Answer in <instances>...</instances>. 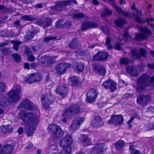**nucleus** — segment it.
Instances as JSON below:
<instances>
[{"mask_svg":"<svg viewBox=\"0 0 154 154\" xmlns=\"http://www.w3.org/2000/svg\"><path fill=\"white\" fill-rule=\"evenodd\" d=\"M80 109L79 106L77 105H73L70 107L64 110V113L63 114V116L67 115L68 113H74L78 114L80 112Z\"/></svg>","mask_w":154,"mask_h":154,"instance_id":"nucleus-16","label":"nucleus"},{"mask_svg":"<svg viewBox=\"0 0 154 154\" xmlns=\"http://www.w3.org/2000/svg\"><path fill=\"white\" fill-rule=\"evenodd\" d=\"M148 130H151L154 128V124L153 123H152L149 124L148 126Z\"/></svg>","mask_w":154,"mask_h":154,"instance_id":"nucleus-59","label":"nucleus"},{"mask_svg":"<svg viewBox=\"0 0 154 154\" xmlns=\"http://www.w3.org/2000/svg\"><path fill=\"white\" fill-rule=\"evenodd\" d=\"M109 57V54L107 52H99L93 57L94 60L103 61L107 60Z\"/></svg>","mask_w":154,"mask_h":154,"instance_id":"nucleus-18","label":"nucleus"},{"mask_svg":"<svg viewBox=\"0 0 154 154\" xmlns=\"http://www.w3.org/2000/svg\"><path fill=\"white\" fill-rule=\"evenodd\" d=\"M141 32L140 34H137L136 35V39L139 41L145 39L147 38L148 35L151 34V32L148 29L145 28H140Z\"/></svg>","mask_w":154,"mask_h":154,"instance_id":"nucleus-10","label":"nucleus"},{"mask_svg":"<svg viewBox=\"0 0 154 154\" xmlns=\"http://www.w3.org/2000/svg\"><path fill=\"white\" fill-rule=\"evenodd\" d=\"M56 37L54 36H51L46 37L45 38L44 40L45 42H48L49 41L56 39Z\"/></svg>","mask_w":154,"mask_h":154,"instance_id":"nucleus-51","label":"nucleus"},{"mask_svg":"<svg viewBox=\"0 0 154 154\" xmlns=\"http://www.w3.org/2000/svg\"><path fill=\"white\" fill-rule=\"evenodd\" d=\"M48 131L53 133L57 138L62 137L64 134V132L56 125H50L48 128Z\"/></svg>","mask_w":154,"mask_h":154,"instance_id":"nucleus-5","label":"nucleus"},{"mask_svg":"<svg viewBox=\"0 0 154 154\" xmlns=\"http://www.w3.org/2000/svg\"><path fill=\"white\" fill-rule=\"evenodd\" d=\"M14 49L17 51L18 49L19 45L21 44V42L19 41H14Z\"/></svg>","mask_w":154,"mask_h":154,"instance_id":"nucleus-43","label":"nucleus"},{"mask_svg":"<svg viewBox=\"0 0 154 154\" xmlns=\"http://www.w3.org/2000/svg\"><path fill=\"white\" fill-rule=\"evenodd\" d=\"M134 119V117H132L128 122L127 124L129 127H131V123L132 122Z\"/></svg>","mask_w":154,"mask_h":154,"instance_id":"nucleus-61","label":"nucleus"},{"mask_svg":"<svg viewBox=\"0 0 154 154\" xmlns=\"http://www.w3.org/2000/svg\"><path fill=\"white\" fill-rule=\"evenodd\" d=\"M127 70V71L132 75L136 76L138 75L137 70L135 68L132 66L128 67Z\"/></svg>","mask_w":154,"mask_h":154,"instance_id":"nucleus-27","label":"nucleus"},{"mask_svg":"<svg viewBox=\"0 0 154 154\" xmlns=\"http://www.w3.org/2000/svg\"><path fill=\"white\" fill-rule=\"evenodd\" d=\"M96 71L98 74L104 75L105 74L106 71L104 67L101 66L97 65L96 66Z\"/></svg>","mask_w":154,"mask_h":154,"instance_id":"nucleus-28","label":"nucleus"},{"mask_svg":"<svg viewBox=\"0 0 154 154\" xmlns=\"http://www.w3.org/2000/svg\"><path fill=\"white\" fill-rule=\"evenodd\" d=\"M41 60L42 63H45L48 66H51L53 62L51 57L49 56H44L42 57Z\"/></svg>","mask_w":154,"mask_h":154,"instance_id":"nucleus-25","label":"nucleus"},{"mask_svg":"<svg viewBox=\"0 0 154 154\" xmlns=\"http://www.w3.org/2000/svg\"><path fill=\"white\" fill-rule=\"evenodd\" d=\"M123 118L121 115H112L111 119L108 122L109 124H114L115 125H120L123 124Z\"/></svg>","mask_w":154,"mask_h":154,"instance_id":"nucleus-7","label":"nucleus"},{"mask_svg":"<svg viewBox=\"0 0 154 154\" xmlns=\"http://www.w3.org/2000/svg\"><path fill=\"white\" fill-rule=\"evenodd\" d=\"M63 21L60 20L56 22V26L57 28H63Z\"/></svg>","mask_w":154,"mask_h":154,"instance_id":"nucleus-46","label":"nucleus"},{"mask_svg":"<svg viewBox=\"0 0 154 154\" xmlns=\"http://www.w3.org/2000/svg\"><path fill=\"white\" fill-rule=\"evenodd\" d=\"M84 120V118L82 117L76 118L73 121L71 125L69 127L70 131L73 132L76 131L80 127V125Z\"/></svg>","mask_w":154,"mask_h":154,"instance_id":"nucleus-8","label":"nucleus"},{"mask_svg":"<svg viewBox=\"0 0 154 154\" xmlns=\"http://www.w3.org/2000/svg\"><path fill=\"white\" fill-rule=\"evenodd\" d=\"M81 45L76 39H73L69 44V47L70 48L73 49L79 48Z\"/></svg>","mask_w":154,"mask_h":154,"instance_id":"nucleus-26","label":"nucleus"},{"mask_svg":"<svg viewBox=\"0 0 154 154\" xmlns=\"http://www.w3.org/2000/svg\"><path fill=\"white\" fill-rule=\"evenodd\" d=\"M8 103L7 99L4 96H0V106H4L7 105Z\"/></svg>","mask_w":154,"mask_h":154,"instance_id":"nucleus-29","label":"nucleus"},{"mask_svg":"<svg viewBox=\"0 0 154 154\" xmlns=\"http://www.w3.org/2000/svg\"><path fill=\"white\" fill-rule=\"evenodd\" d=\"M88 24V22H85L83 23L82 26V30H85L89 28V26L87 25Z\"/></svg>","mask_w":154,"mask_h":154,"instance_id":"nucleus-50","label":"nucleus"},{"mask_svg":"<svg viewBox=\"0 0 154 154\" xmlns=\"http://www.w3.org/2000/svg\"><path fill=\"white\" fill-rule=\"evenodd\" d=\"M84 69V64L82 63H75L74 65L73 69L78 72H82Z\"/></svg>","mask_w":154,"mask_h":154,"instance_id":"nucleus-24","label":"nucleus"},{"mask_svg":"<svg viewBox=\"0 0 154 154\" xmlns=\"http://www.w3.org/2000/svg\"><path fill=\"white\" fill-rule=\"evenodd\" d=\"M112 11L108 8H105L104 11L102 13L103 16L105 17L110 15L112 14Z\"/></svg>","mask_w":154,"mask_h":154,"instance_id":"nucleus-34","label":"nucleus"},{"mask_svg":"<svg viewBox=\"0 0 154 154\" xmlns=\"http://www.w3.org/2000/svg\"><path fill=\"white\" fill-rule=\"evenodd\" d=\"M102 30L105 34H108L109 33V29L108 27L106 26H103L102 28Z\"/></svg>","mask_w":154,"mask_h":154,"instance_id":"nucleus-54","label":"nucleus"},{"mask_svg":"<svg viewBox=\"0 0 154 154\" xmlns=\"http://www.w3.org/2000/svg\"><path fill=\"white\" fill-rule=\"evenodd\" d=\"M77 4V2L74 0H70L66 1H62L57 2L55 6L50 7L51 9L56 11H61L63 10V8L69 5H72V3Z\"/></svg>","mask_w":154,"mask_h":154,"instance_id":"nucleus-3","label":"nucleus"},{"mask_svg":"<svg viewBox=\"0 0 154 154\" xmlns=\"http://www.w3.org/2000/svg\"><path fill=\"white\" fill-rule=\"evenodd\" d=\"M109 2V4L112 5L113 6L115 5L116 3L115 2V0H106Z\"/></svg>","mask_w":154,"mask_h":154,"instance_id":"nucleus-63","label":"nucleus"},{"mask_svg":"<svg viewBox=\"0 0 154 154\" xmlns=\"http://www.w3.org/2000/svg\"><path fill=\"white\" fill-rule=\"evenodd\" d=\"M71 66V64L68 63L60 64L55 68L56 72L60 75H62L65 73L67 68H69Z\"/></svg>","mask_w":154,"mask_h":154,"instance_id":"nucleus-15","label":"nucleus"},{"mask_svg":"<svg viewBox=\"0 0 154 154\" xmlns=\"http://www.w3.org/2000/svg\"><path fill=\"white\" fill-rule=\"evenodd\" d=\"M34 77L35 78L34 79L35 82L40 81L42 79L41 75L38 73H34Z\"/></svg>","mask_w":154,"mask_h":154,"instance_id":"nucleus-37","label":"nucleus"},{"mask_svg":"<svg viewBox=\"0 0 154 154\" xmlns=\"http://www.w3.org/2000/svg\"><path fill=\"white\" fill-rule=\"evenodd\" d=\"M32 75H33L32 73L30 74L29 77L26 78V81L27 83L31 84L35 82L34 79L33 80L32 79V78H33Z\"/></svg>","mask_w":154,"mask_h":154,"instance_id":"nucleus-41","label":"nucleus"},{"mask_svg":"<svg viewBox=\"0 0 154 154\" xmlns=\"http://www.w3.org/2000/svg\"><path fill=\"white\" fill-rule=\"evenodd\" d=\"M145 54V50L141 48L139 49L135 48L132 50L131 52V56L135 59L140 58L141 55L144 56Z\"/></svg>","mask_w":154,"mask_h":154,"instance_id":"nucleus-11","label":"nucleus"},{"mask_svg":"<svg viewBox=\"0 0 154 154\" xmlns=\"http://www.w3.org/2000/svg\"><path fill=\"white\" fill-rule=\"evenodd\" d=\"M72 23L69 21H67L63 24V28H67L71 26Z\"/></svg>","mask_w":154,"mask_h":154,"instance_id":"nucleus-56","label":"nucleus"},{"mask_svg":"<svg viewBox=\"0 0 154 154\" xmlns=\"http://www.w3.org/2000/svg\"><path fill=\"white\" fill-rule=\"evenodd\" d=\"M22 120L25 124L27 125L29 129L26 130L27 136L29 137L32 135L33 131H35V127L38 122V119L36 114L32 112L28 113L25 114L21 118Z\"/></svg>","mask_w":154,"mask_h":154,"instance_id":"nucleus-1","label":"nucleus"},{"mask_svg":"<svg viewBox=\"0 0 154 154\" xmlns=\"http://www.w3.org/2000/svg\"><path fill=\"white\" fill-rule=\"evenodd\" d=\"M8 128H6V126L5 125L3 126L1 128V132L3 134H7V129Z\"/></svg>","mask_w":154,"mask_h":154,"instance_id":"nucleus-53","label":"nucleus"},{"mask_svg":"<svg viewBox=\"0 0 154 154\" xmlns=\"http://www.w3.org/2000/svg\"><path fill=\"white\" fill-rule=\"evenodd\" d=\"M51 18H45L43 20L42 19L38 20L36 22V24L42 27L46 28L50 26L51 23Z\"/></svg>","mask_w":154,"mask_h":154,"instance_id":"nucleus-20","label":"nucleus"},{"mask_svg":"<svg viewBox=\"0 0 154 154\" xmlns=\"http://www.w3.org/2000/svg\"><path fill=\"white\" fill-rule=\"evenodd\" d=\"M20 107L24 108L27 109L32 110L36 109V107L31 102L27 99H25L20 103Z\"/></svg>","mask_w":154,"mask_h":154,"instance_id":"nucleus-12","label":"nucleus"},{"mask_svg":"<svg viewBox=\"0 0 154 154\" xmlns=\"http://www.w3.org/2000/svg\"><path fill=\"white\" fill-rule=\"evenodd\" d=\"M51 147H49L47 148V152H48V153L47 154H56L55 152H51V151H49V150L51 149H53L51 148Z\"/></svg>","mask_w":154,"mask_h":154,"instance_id":"nucleus-62","label":"nucleus"},{"mask_svg":"<svg viewBox=\"0 0 154 154\" xmlns=\"http://www.w3.org/2000/svg\"><path fill=\"white\" fill-rule=\"evenodd\" d=\"M149 78L147 75L143 74L137 82V83L133 85L137 91L138 92L142 91L144 89L146 86L149 85L148 83Z\"/></svg>","mask_w":154,"mask_h":154,"instance_id":"nucleus-2","label":"nucleus"},{"mask_svg":"<svg viewBox=\"0 0 154 154\" xmlns=\"http://www.w3.org/2000/svg\"><path fill=\"white\" fill-rule=\"evenodd\" d=\"M12 57L14 60L17 62H18L20 60V57L18 54H14L12 55Z\"/></svg>","mask_w":154,"mask_h":154,"instance_id":"nucleus-47","label":"nucleus"},{"mask_svg":"<svg viewBox=\"0 0 154 154\" xmlns=\"http://www.w3.org/2000/svg\"><path fill=\"white\" fill-rule=\"evenodd\" d=\"M0 50L4 54H5V52H7V51L8 49L7 48H2V49H0Z\"/></svg>","mask_w":154,"mask_h":154,"instance_id":"nucleus-64","label":"nucleus"},{"mask_svg":"<svg viewBox=\"0 0 154 154\" xmlns=\"http://www.w3.org/2000/svg\"><path fill=\"white\" fill-rule=\"evenodd\" d=\"M13 24L14 26L17 28L20 29L23 27L20 24V21L18 20H17L14 22Z\"/></svg>","mask_w":154,"mask_h":154,"instance_id":"nucleus-48","label":"nucleus"},{"mask_svg":"<svg viewBox=\"0 0 154 154\" xmlns=\"http://www.w3.org/2000/svg\"><path fill=\"white\" fill-rule=\"evenodd\" d=\"M73 16L74 18H81L84 17V15L82 13H79L74 14Z\"/></svg>","mask_w":154,"mask_h":154,"instance_id":"nucleus-49","label":"nucleus"},{"mask_svg":"<svg viewBox=\"0 0 154 154\" xmlns=\"http://www.w3.org/2000/svg\"><path fill=\"white\" fill-rule=\"evenodd\" d=\"M124 142L123 140H120L117 142L115 144L116 149L119 150L122 149L124 146Z\"/></svg>","mask_w":154,"mask_h":154,"instance_id":"nucleus-31","label":"nucleus"},{"mask_svg":"<svg viewBox=\"0 0 154 154\" xmlns=\"http://www.w3.org/2000/svg\"><path fill=\"white\" fill-rule=\"evenodd\" d=\"M131 154H143L139 150L134 148L133 146L130 145L129 148Z\"/></svg>","mask_w":154,"mask_h":154,"instance_id":"nucleus-36","label":"nucleus"},{"mask_svg":"<svg viewBox=\"0 0 154 154\" xmlns=\"http://www.w3.org/2000/svg\"><path fill=\"white\" fill-rule=\"evenodd\" d=\"M26 53V55L29 56L28 60V61H33L34 60L35 58L33 55H29V54H31L32 53V52L28 48H26L25 50Z\"/></svg>","mask_w":154,"mask_h":154,"instance_id":"nucleus-32","label":"nucleus"},{"mask_svg":"<svg viewBox=\"0 0 154 154\" xmlns=\"http://www.w3.org/2000/svg\"><path fill=\"white\" fill-rule=\"evenodd\" d=\"M142 97L144 100V102H145L146 105L148 102L150 100V97L149 95H142Z\"/></svg>","mask_w":154,"mask_h":154,"instance_id":"nucleus-44","label":"nucleus"},{"mask_svg":"<svg viewBox=\"0 0 154 154\" xmlns=\"http://www.w3.org/2000/svg\"><path fill=\"white\" fill-rule=\"evenodd\" d=\"M6 128H8L7 129V133L11 132L13 131V129L12 128L10 127L9 125H6Z\"/></svg>","mask_w":154,"mask_h":154,"instance_id":"nucleus-58","label":"nucleus"},{"mask_svg":"<svg viewBox=\"0 0 154 154\" xmlns=\"http://www.w3.org/2000/svg\"><path fill=\"white\" fill-rule=\"evenodd\" d=\"M70 79L71 82L73 84L77 83L79 81V78L76 76H73L70 78Z\"/></svg>","mask_w":154,"mask_h":154,"instance_id":"nucleus-42","label":"nucleus"},{"mask_svg":"<svg viewBox=\"0 0 154 154\" xmlns=\"http://www.w3.org/2000/svg\"><path fill=\"white\" fill-rule=\"evenodd\" d=\"M72 137L67 135L61 139L60 146L62 148H67L68 147H70V146L72 144Z\"/></svg>","mask_w":154,"mask_h":154,"instance_id":"nucleus-14","label":"nucleus"},{"mask_svg":"<svg viewBox=\"0 0 154 154\" xmlns=\"http://www.w3.org/2000/svg\"><path fill=\"white\" fill-rule=\"evenodd\" d=\"M103 125L102 119L99 116H95L91 122V125L94 128H98Z\"/></svg>","mask_w":154,"mask_h":154,"instance_id":"nucleus-19","label":"nucleus"},{"mask_svg":"<svg viewBox=\"0 0 154 154\" xmlns=\"http://www.w3.org/2000/svg\"><path fill=\"white\" fill-rule=\"evenodd\" d=\"M137 102L138 104L142 106L146 105L145 102H144V100L143 99V97H142V95H140L139 97H137Z\"/></svg>","mask_w":154,"mask_h":154,"instance_id":"nucleus-39","label":"nucleus"},{"mask_svg":"<svg viewBox=\"0 0 154 154\" xmlns=\"http://www.w3.org/2000/svg\"><path fill=\"white\" fill-rule=\"evenodd\" d=\"M21 19L24 20L32 21L35 20L36 18L31 15H25L21 17Z\"/></svg>","mask_w":154,"mask_h":154,"instance_id":"nucleus-30","label":"nucleus"},{"mask_svg":"<svg viewBox=\"0 0 154 154\" xmlns=\"http://www.w3.org/2000/svg\"><path fill=\"white\" fill-rule=\"evenodd\" d=\"M115 48L117 50H120L121 49L120 45L119 43H116L114 45Z\"/></svg>","mask_w":154,"mask_h":154,"instance_id":"nucleus-57","label":"nucleus"},{"mask_svg":"<svg viewBox=\"0 0 154 154\" xmlns=\"http://www.w3.org/2000/svg\"><path fill=\"white\" fill-rule=\"evenodd\" d=\"M62 150L58 154H70L71 152V147H68L67 148H63Z\"/></svg>","mask_w":154,"mask_h":154,"instance_id":"nucleus-35","label":"nucleus"},{"mask_svg":"<svg viewBox=\"0 0 154 154\" xmlns=\"http://www.w3.org/2000/svg\"><path fill=\"white\" fill-rule=\"evenodd\" d=\"M33 145L31 143H29L26 146L25 149H29L31 148L33 146Z\"/></svg>","mask_w":154,"mask_h":154,"instance_id":"nucleus-60","label":"nucleus"},{"mask_svg":"<svg viewBox=\"0 0 154 154\" xmlns=\"http://www.w3.org/2000/svg\"><path fill=\"white\" fill-rule=\"evenodd\" d=\"M13 150V147L11 145H6L0 151V154H11Z\"/></svg>","mask_w":154,"mask_h":154,"instance_id":"nucleus-21","label":"nucleus"},{"mask_svg":"<svg viewBox=\"0 0 154 154\" xmlns=\"http://www.w3.org/2000/svg\"><path fill=\"white\" fill-rule=\"evenodd\" d=\"M20 90L18 88L11 90L7 93L10 102H17L20 100Z\"/></svg>","mask_w":154,"mask_h":154,"instance_id":"nucleus-4","label":"nucleus"},{"mask_svg":"<svg viewBox=\"0 0 154 154\" xmlns=\"http://www.w3.org/2000/svg\"><path fill=\"white\" fill-rule=\"evenodd\" d=\"M113 6L118 13H122L123 15L126 17H128L129 16V14L127 12L125 13L123 12L121 8L117 6L116 4Z\"/></svg>","mask_w":154,"mask_h":154,"instance_id":"nucleus-33","label":"nucleus"},{"mask_svg":"<svg viewBox=\"0 0 154 154\" xmlns=\"http://www.w3.org/2000/svg\"><path fill=\"white\" fill-rule=\"evenodd\" d=\"M41 101L43 107L45 109L48 108L49 105L53 102L51 96L48 94L43 95L41 97Z\"/></svg>","mask_w":154,"mask_h":154,"instance_id":"nucleus-13","label":"nucleus"},{"mask_svg":"<svg viewBox=\"0 0 154 154\" xmlns=\"http://www.w3.org/2000/svg\"><path fill=\"white\" fill-rule=\"evenodd\" d=\"M103 147L102 144L97 143L91 149V152L100 154L103 152Z\"/></svg>","mask_w":154,"mask_h":154,"instance_id":"nucleus-23","label":"nucleus"},{"mask_svg":"<svg viewBox=\"0 0 154 154\" xmlns=\"http://www.w3.org/2000/svg\"><path fill=\"white\" fill-rule=\"evenodd\" d=\"M103 87L106 89H109L112 91H113L116 89V83L113 81L107 80L104 82L103 84Z\"/></svg>","mask_w":154,"mask_h":154,"instance_id":"nucleus-17","label":"nucleus"},{"mask_svg":"<svg viewBox=\"0 0 154 154\" xmlns=\"http://www.w3.org/2000/svg\"><path fill=\"white\" fill-rule=\"evenodd\" d=\"M5 87V84L3 83L0 82V91H4Z\"/></svg>","mask_w":154,"mask_h":154,"instance_id":"nucleus-55","label":"nucleus"},{"mask_svg":"<svg viewBox=\"0 0 154 154\" xmlns=\"http://www.w3.org/2000/svg\"><path fill=\"white\" fill-rule=\"evenodd\" d=\"M131 9H134L133 15L135 17V20L136 21L139 23H142L144 22V20L143 21L141 19V16L142 13L141 11L135 9L134 5L132 6Z\"/></svg>","mask_w":154,"mask_h":154,"instance_id":"nucleus-22","label":"nucleus"},{"mask_svg":"<svg viewBox=\"0 0 154 154\" xmlns=\"http://www.w3.org/2000/svg\"><path fill=\"white\" fill-rule=\"evenodd\" d=\"M98 94L97 90L94 89H91L87 92L86 101L88 103H92L96 99Z\"/></svg>","mask_w":154,"mask_h":154,"instance_id":"nucleus-6","label":"nucleus"},{"mask_svg":"<svg viewBox=\"0 0 154 154\" xmlns=\"http://www.w3.org/2000/svg\"><path fill=\"white\" fill-rule=\"evenodd\" d=\"M82 136L84 137L83 139V142L85 144L84 145H90L91 142L90 141V140L87 136L85 135H83Z\"/></svg>","mask_w":154,"mask_h":154,"instance_id":"nucleus-38","label":"nucleus"},{"mask_svg":"<svg viewBox=\"0 0 154 154\" xmlns=\"http://www.w3.org/2000/svg\"><path fill=\"white\" fill-rule=\"evenodd\" d=\"M88 24L87 25L88 26L89 28H94L98 26L97 24L94 22H88Z\"/></svg>","mask_w":154,"mask_h":154,"instance_id":"nucleus-45","label":"nucleus"},{"mask_svg":"<svg viewBox=\"0 0 154 154\" xmlns=\"http://www.w3.org/2000/svg\"><path fill=\"white\" fill-rule=\"evenodd\" d=\"M124 23H125V21L124 19H119L115 21V24L118 26H121Z\"/></svg>","mask_w":154,"mask_h":154,"instance_id":"nucleus-40","label":"nucleus"},{"mask_svg":"<svg viewBox=\"0 0 154 154\" xmlns=\"http://www.w3.org/2000/svg\"><path fill=\"white\" fill-rule=\"evenodd\" d=\"M68 91V85L63 84L59 85L55 90L57 94L63 97L66 96Z\"/></svg>","mask_w":154,"mask_h":154,"instance_id":"nucleus-9","label":"nucleus"},{"mask_svg":"<svg viewBox=\"0 0 154 154\" xmlns=\"http://www.w3.org/2000/svg\"><path fill=\"white\" fill-rule=\"evenodd\" d=\"M128 62V60L127 59L125 58L121 59L120 61V63L121 64H127Z\"/></svg>","mask_w":154,"mask_h":154,"instance_id":"nucleus-52","label":"nucleus"}]
</instances>
